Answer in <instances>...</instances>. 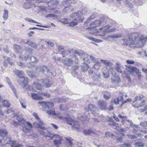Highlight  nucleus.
<instances>
[{"mask_svg": "<svg viewBox=\"0 0 147 147\" xmlns=\"http://www.w3.org/2000/svg\"><path fill=\"white\" fill-rule=\"evenodd\" d=\"M67 122L68 124L72 125L73 129L76 130L79 129V125L77 121L71 119H69L67 120Z\"/></svg>", "mask_w": 147, "mask_h": 147, "instance_id": "nucleus-12", "label": "nucleus"}, {"mask_svg": "<svg viewBox=\"0 0 147 147\" xmlns=\"http://www.w3.org/2000/svg\"><path fill=\"white\" fill-rule=\"evenodd\" d=\"M85 37L89 40L94 41L96 42H102V40H100L96 39L91 37L88 36H85Z\"/></svg>", "mask_w": 147, "mask_h": 147, "instance_id": "nucleus-31", "label": "nucleus"}, {"mask_svg": "<svg viewBox=\"0 0 147 147\" xmlns=\"http://www.w3.org/2000/svg\"><path fill=\"white\" fill-rule=\"evenodd\" d=\"M135 143L134 145L136 147H143L144 144L142 143L141 140L140 139H136L134 141Z\"/></svg>", "mask_w": 147, "mask_h": 147, "instance_id": "nucleus-20", "label": "nucleus"}, {"mask_svg": "<svg viewBox=\"0 0 147 147\" xmlns=\"http://www.w3.org/2000/svg\"><path fill=\"white\" fill-rule=\"evenodd\" d=\"M83 134L85 135H88L90 134L91 133L93 134H94V132L92 130H89V129H86L83 132Z\"/></svg>", "mask_w": 147, "mask_h": 147, "instance_id": "nucleus-34", "label": "nucleus"}, {"mask_svg": "<svg viewBox=\"0 0 147 147\" xmlns=\"http://www.w3.org/2000/svg\"><path fill=\"white\" fill-rule=\"evenodd\" d=\"M26 43L30 47L35 49L38 47V45L35 42H32L28 40Z\"/></svg>", "mask_w": 147, "mask_h": 147, "instance_id": "nucleus-25", "label": "nucleus"}, {"mask_svg": "<svg viewBox=\"0 0 147 147\" xmlns=\"http://www.w3.org/2000/svg\"><path fill=\"white\" fill-rule=\"evenodd\" d=\"M3 17L5 20L7 19L8 17V11L7 9L4 10Z\"/></svg>", "mask_w": 147, "mask_h": 147, "instance_id": "nucleus-45", "label": "nucleus"}, {"mask_svg": "<svg viewBox=\"0 0 147 147\" xmlns=\"http://www.w3.org/2000/svg\"><path fill=\"white\" fill-rule=\"evenodd\" d=\"M16 118L20 122V125H21V123H23V121H26L23 119V118L22 117V116L21 115H19L17 116L16 117Z\"/></svg>", "mask_w": 147, "mask_h": 147, "instance_id": "nucleus-37", "label": "nucleus"}, {"mask_svg": "<svg viewBox=\"0 0 147 147\" xmlns=\"http://www.w3.org/2000/svg\"><path fill=\"white\" fill-rule=\"evenodd\" d=\"M101 24L100 20H96L90 25L91 28H95L97 26H99Z\"/></svg>", "mask_w": 147, "mask_h": 147, "instance_id": "nucleus-23", "label": "nucleus"}, {"mask_svg": "<svg viewBox=\"0 0 147 147\" xmlns=\"http://www.w3.org/2000/svg\"><path fill=\"white\" fill-rule=\"evenodd\" d=\"M134 129L132 132L134 133H136L137 132V131H138L139 129V126L138 125H134Z\"/></svg>", "mask_w": 147, "mask_h": 147, "instance_id": "nucleus-48", "label": "nucleus"}, {"mask_svg": "<svg viewBox=\"0 0 147 147\" xmlns=\"http://www.w3.org/2000/svg\"><path fill=\"white\" fill-rule=\"evenodd\" d=\"M100 61L106 66L109 67V71L111 72L112 74H114L115 70L113 67V64L109 61L106 60H100Z\"/></svg>", "mask_w": 147, "mask_h": 147, "instance_id": "nucleus-8", "label": "nucleus"}, {"mask_svg": "<svg viewBox=\"0 0 147 147\" xmlns=\"http://www.w3.org/2000/svg\"><path fill=\"white\" fill-rule=\"evenodd\" d=\"M108 124L111 126L119 127V125L118 123H115L114 121L112 120L110 122H109Z\"/></svg>", "mask_w": 147, "mask_h": 147, "instance_id": "nucleus-39", "label": "nucleus"}, {"mask_svg": "<svg viewBox=\"0 0 147 147\" xmlns=\"http://www.w3.org/2000/svg\"><path fill=\"white\" fill-rule=\"evenodd\" d=\"M7 132L5 130L0 129V136L4 138L7 135Z\"/></svg>", "mask_w": 147, "mask_h": 147, "instance_id": "nucleus-33", "label": "nucleus"}, {"mask_svg": "<svg viewBox=\"0 0 147 147\" xmlns=\"http://www.w3.org/2000/svg\"><path fill=\"white\" fill-rule=\"evenodd\" d=\"M138 42V44L136 46V47H141L143 46L144 44L147 42V36L144 37L143 36H141Z\"/></svg>", "mask_w": 147, "mask_h": 147, "instance_id": "nucleus-11", "label": "nucleus"}, {"mask_svg": "<svg viewBox=\"0 0 147 147\" xmlns=\"http://www.w3.org/2000/svg\"><path fill=\"white\" fill-rule=\"evenodd\" d=\"M65 139L67 140L69 145L70 146H71L73 144L72 143V139L70 137H66Z\"/></svg>", "mask_w": 147, "mask_h": 147, "instance_id": "nucleus-44", "label": "nucleus"}, {"mask_svg": "<svg viewBox=\"0 0 147 147\" xmlns=\"http://www.w3.org/2000/svg\"><path fill=\"white\" fill-rule=\"evenodd\" d=\"M110 28V26L109 25L106 26H103L100 29V30L101 32L103 34L101 36H103L105 34L107 33H108V30Z\"/></svg>", "mask_w": 147, "mask_h": 147, "instance_id": "nucleus-21", "label": "nucleus"}, {"mask_svg": "<svg viewBox=\"0 0 147 147\" xmlns=\"http://www.w3.org/2000/svg\"><path fill=\"white\" fill-rule=\"evenodd\" d=\"M25 20H26L27 21H28L30 22L35 23H37V24H39V23L38 22L33 20H32V19L29 18H26L25 19Z\"/></svg>", "mask_w": 147, "mask_h": 147, "instance_id": "nucleus-57", "label": "nucleus"}, {"mask_svg": "<svg viewBox=\"0 0 147 147\" xmlns=\"http://www.w3.org/2000/svg\"><path fill=\"white\" fill-rule=\"evenodd\" d=\"M86 111L90 110L93 114H95L98 113V109L95 106L90 104L88 106V109H86Z\"/></svg>", "mask_w": 147, "mask_h": 147, "instance_id": "nucleus-14", "label": "nucleus"}, {"mask_svg": "<svg viewBox=\"0 0 147 147\" xmlns=\"http://www.w3.org/2000/svg\"><path fill=\"white\" fill-rule=\"evenodd\" d=\"M131 146L130 145L128 144H124L120 145L121 147H130Z\"/></svg>", "mask_w": 147, "mask_h": 147, "instance_id": "nucleus-64", "label": "nucleus"}, {"mask_svg": "<svg viewBox=\"0 0 147 147\" xmlns=\"http://www.w3.org/2000/svg\"><path fill=\"white\" fill-rule=\"evenodd\" d=\"M27 66L28 68L32 69H36V67H37L35 66L31 63H29L27 65Z\"/></svg>", "mask_w": 147, "mask_h": 147, "instance_id": "nucleus-49", "label": "nucleus"}, {"mask_svg": "<svg viewBox=\"0 0 147 147\" xmlns=\"http://www.w3.org/2000/svg\"><path fill=\"white\" fill-rule=\"evenodd\" d=\"M82 70L83 71H87L88 68V64L83 63L81 66Z\"/></svg>", "mask_w": 147, "mask_h": 147, "instance_id": "nucleus-32", "label": "nucleus"}, {"mask_svg": "<svg viewBox=\"0 0 147 147\" xmlns=\"http://www.w3.org/2000/svg\"><path fill=\"white\" fill-rule=\"evenodd\" d=\"M95 16L94 15H92L90 16L88 19L86 20L85 22V24H87V23L89 22V21H90L91 19H93Z\"/></svg>", "mask_w": 147, "mask_h": 147, "instance_id": "nucleus-54", "label": "nucleus"}, {"mask_svg": "<svg viewBox=\"0 0 147 147\" xmlns=\"http://www.w3.org/2000/svg\"><path fill=\"white\" fill-rule=\"evenodd\" d=\"M51 102H44L41 101L39 102L38 103L41 106L43 107L45 109L47 107H48L51 104Z\"/></svg>", "mask_w": 147, "mask_h": 147, "instance_id": "nucleus-27", "label": "nucleus"}, {"mask_svg": "<svg viewBox=\"0 0 147 147\" xmlns=\"http://www.w3.org/2000/svg\"><path fill=\"white\" fill-rule=\"evenodd\" d=\"M75 53L76 54L80 56L83 55L84 54L82 51L77 50L75 51Z\"/></svg>", "mask_w": 147, "mask_h": 147, "instance_id": "nucleus-50", "label": "nucleus"}, {"mask_svg": "<svg viewBox=\"0 0 147 147\" xmlns=\"http://www.w3.org/2000/svg\"><path fill=\"white\" fill-rule=\"evenodd\" d=\"M73 59H71L69 58H66L64 59H62V62L65 66L69 67L71 66L73 64L74 59L75 61H78V58H76V55H72Z\"/></svg>", "mask_w": 147, "mask_h": 147, "instance_id": "nucleus-5", "label": "nucleus"}, {"mask_svg": "<svg viewBox=\"0 0 147 147\" xmlns=\"http://www.w3.org/2000/svg\"><path fill=\"white\" fill-rule=\"evenodd\" d=\"M102 73L104 78H107L109 76V73L108 71H102Z\"/></svg>", "mask_w": 147, "mask_h": 147, "instance_id": "nucleus-52", "label": "nucleus"}, {"mask_svg": "<svg viewBox=\"0 0 147 147\" xmlns=\"http://www.w3.org/2000/svg\"><path fill=\"white\" fill-rule=\"evenodd\" d=\"M21 126L22 127V131L24 133H29L31 131L32 127V125L29 122L24 121L21 123Z\"/></svg>", "mask_w": 147, "mask_h": 147, "instance_id": "nucleus-7", "label": "nucleus"}, {"mask_svg": "<svg viewBox=\"0 0 147 147\" xmlns=\"http://www.w3.org/2000/svg\"><path fill=\"white\" fill-rule=\"evenodd\" d=\"M31 97L33 99L36 100H42L43 98L41 96L34 93L31 94Z\"/></svg>", "mask_w": 147, "mask_h": 147, "instance_id": "nucleus-29", "label": "nucleus"}, {"mask_svg": "<svg viewBox=\"0 0 147 147\" xmlns=\"http://www.w3.org/2000/svg\"><path fill=\"white\" fill-rule=\"evenodd\" d=\"M32 86L33 87L32 89L34 90L36 88L37 90H40L41 88V85L37 82H34Z\"/></svg>", "mask_w": 147, "mask_h": 147, "instance_id": "nucleus-24", "label": "nucleus"}, {"mask_svg": "<svg viewBox=\"0 0 147 147\" xmlns=\"http://www.w3.org/2000/svg\"><path fill=\"white\" fill-rule=\"evenodd\" d=\"M92 78L94 82H97L100 81V76L99 73L93 74L92 76Z\"/></svg>", "mask_w": 147, "mask_h": 147, "instance_id": "nucleus-19", "label": "nucleus"}, {"mask_svg": "<svg viewBox=\"0 0 147 147\" xmlns=\"http://www.w3.org/2000/svg\"><path fill=\"white\" fill-rule=\"evenodd\" d=\"M54 104L51 103V104L47 107L45 111L47 114L49 116L52 117L56 119H59L62 120H64L65 118L62 117L60 115L56 114L55 111V109L53 108Z\"/></svg>", "mask_w": 147, "mask_h": 147, "instance_id": "nucleus-2", "label": "nucleus"}, {"mask_svg": "<svg viewBox=\"0 0 147 147\" xmlns=\"http://www.w3.org/2000/svg\"><path fill=\"white\" fill-rule=\"evenodd\" d=\"M122 36L121 35H115L112 36H108L107 38H108L109 37H111L113 39L115 38H118L121 37Z\"/></svg>", "mask_w": 147, "mask_h": 147, "instance_id": "nucleus-46", "label": "nucleus"}, {"mask_svg": "<svg viewBox=\"0 0 147 147\" xmlns=\"http://www.w3.org/2000/svg\"><path fill=\"white\" fill-rule=\"evenodd\" d=\"M59 109L61 111H64L68 109V107L65 104L61 105L59 106Z\"/></svg>", "mask_w": 147, "mask_h": 147, "instance_id": "nucleus-38", "label": "nucleus"}, {"mask_svg": "<svg viewBox=\"0 0 147 147\" xmlns=\"http://www.w3.org/2000/svg\"><path fill=\"white\" fill-rule=\"evenodd\" d=\"M3 140H4V143L3 144H2V141L1 140H0V146H2L5 144H9L10 145L11 143H13L12 141L11 140V138L9 137H7L6 138H4Z\"/></svg>", "mask_w": 147, "mask_h": 147, "instance_id": "nucleus-16", "label": "nucleus"}, {"mask_svg": "<svg viewBox=\"0 0 147 147\" xmlns=\"http://www.w3.org/2000/svg\"><path fill=\"white\" fill-rule=\"evenodd\" d=\"M115 74H112L113 76L111 77L112 82L114 84H117L120 82L119 77L115 76Z\"/></svg>", "mask_w": 147, "mask_h": 147, "instance_id": "nucleus-15", "label": "nucleus"}, {"mask_svg": "<svg viewBox=\"0 0 147 147\" xmlns=\"http://www.w3.org/2000/svg\"><path fill=\"white\" fill-rule=\"evenodd\" d=\"M128 137L129 138L131 139H135L137 138V137L136 136L133 135L132 134H129L128 135Z\"/></svg>", "mask_w": 147, "mask_h": 147, "instance_id": "nucleus-59", "label": "nucleus"}, {"mask_svg": "<svg viewBox=\"0 0 147 147\" xmlns=\"http://www.w3.org/2000/svg\"><path fill=\"white\" fill-rule=\"evenodd\" d=\"M44 124L43 121L40 119V120H37L33 123V126L35 128L46 130V129L43 126Z\"/></svg>", "mask_w": 147, "mask_h": 147, "instance_id": "nucleus-13", "label": "nucleus"}, {"mask_svg": "<svg viewBox=\"0 0 147 147\" xmlns=\"http://www.w3.org/2000/svg\"><path fill=\"white\" fill-rule=\"evenodd\" d=\"M25 9H28L30 8V4L29 3H26L25 4L23 7Z\"/></svg>", "mask_w": 147, "mask_h": 147, "instance_id": "nucleus-62", "label": "nucleus"}, {"mask_svg": "<svg viewBox=\"0 0 147 147\" xmlns=\"http://www.w3.org/2000/svg\"><path fill=\"white\" fill-rule=\"evenodd\" d=\"M6 81L7 82L8 84L9 85V86L11 87L12 89L13 90L14 93L15 94V95L17 98H18V95L16 94V90L15 89L14 86L12 85L11 81H10L9 79L7 77L6 78H5Z\"/></svg>", "mask_w": 147, "mask_h": 147, "instance_id": "nucleus-18", "label": "nucleus"}, {"mask_svg": "<svg viewBox=\"0 0 147 147\" xmlns=\"http://www.w3.org/2000/svg\"><path fill=\"white\" fill-rule=\"evenodd\" d=\"M129 71L131 73H133L134 72V67H128Z\"/></svg>", "mask_w": 147, "mask_h": 147, "instance_id": "nucleus-60", "label": "nucleus"}, {"mask_svg": "<svg viewBox=\"0 0 147 147\" xmlns=\"http://www.w3.org/2000/svg\"><path fill=\"white\" fill-rule=\"evenodd\" d=\"M140 125L142 127H147V121H144L141 122L140 124Z\"/></svg>", "mask_w": 147, "mask_h": 147, "instance_id": "nucleus-56", "label": "nucleus"}, {"mask_svg": "<svg viewBox=\"0 0 147 147\" xmlns=\"http://www.w3.org/2000/svg\"><path fill=\"white\" fill-rule=\"evenodd\" d=\"M29 57L28 56L27 57L23 55H21L19 56V59L22 60H27L29 58Z\"/></svg>", "mask_w": 147, "mask_h": 147, "instance_id": "nucleus-47", "label": "nucleus"}, {"mask_svg": "<svg viewBox=\"0 0 147 147\" xmlns=\"http://www.w3.org/2000/svg\"><path fill=\"white\" fill-rule=\"evenodd\" d=\"M15 74L18 76H19L20 77H21L24 76V73L22 71H19L18 70H16L14 71Z\"/></svg>", "mask_w": 147, "mask_h": 147, "instance_id": "nucleus-28", "label": "nucleus"}, {"mask_svg": "<svg viewBox=\"0 0 147 147\" xmlns=\"http://www.w3.org/2000/svg\"><path fill=\"white\" fill-rule=\"evenodd\" d=\"M61 54L63 57H65L69 55V53H67L66 50H64L61 51Z\"/></svg>", "mask_w": 147, "mask_h": 147, "instance_id": "nucleus-51", "label": "nucleus"}, {"mask_svg": "<svg viewBox=\"0 0 147 147\" xmlns=\"http://www.w3.org/2000/svg\"><path fill=\"white\" fill-rule=\"evenodd\" d=\"M119 102L117 98H113L110 101V103L113 104L114 103L116 105L119 104Z\"/></svg>", "mask_w": 147, "mask_h": 147, "instance_id": "nucleus-43", "label": "nucleus"}, {"mask_svg": "<svg viewBox=\"0 0 147 147\" xmlns=\"http://www.w3.org/2000/svg\"><path fill=\"white\" fill-rule=\"evenodd\" d=\"M82 14V11H79L77 13H72L70 15V17L79 22H82L83 20V19L81 18V15Z\"/></svg>", "mask_w": 147, "mask_h": 147, "instance_id": "nucleus-9", "label": "nucleus"}, {"mask_svg": "<svg viewBox=\"0 0 147 147\" xmlns=\"http://www.w3.org/2000/svg\"><path fill=\"white\" fill-rule=\"evenodd\" d=\"M21 80H24V81L22 82H20V84L24 86H25L27 84L29 80L27 77H25L24 76V77L21 78Z\"/></svg>", "mask_w": 147, "mask_h": 147, "instance_id": "nucleus-26", "label": "nucleus"}, {"mask_svg": "<svg viewBox=\"0 0 147 147\" xmlns=\"http://www.w3.org/2000/svg\"><path fill=\"white\" fill-rule=\"evenodd\" d=\"M53 58L56 61H58L61 60V58L58 57L54 56L53 57Z\"/></svg>", "mask_w": 147, "mask_h": 147, "instance_id": "nucleus-63", "label": "nucleus"}, {"mask_svg": "<svg viewBox=\"0 0 147 147\" xmlns=\"http://www.w3.org/2000/svg\"><path fill=\"white\" fill-rule=\"evenodd\" d=\"M71 1L69 0H66L65 3L68 5L67 6H65L62 10V13L63 14L67 13L72 12L74 11V8L73 6L74 5V3H70Z\"/></svg>", "mask_w": 147, "mask_h": 147, "instance_id": "nucleus-6", "label": "nucleus"}, {"mask_svg": "<svg viewBox=\"0 0 147 147\" xmlns=\"http://www.w3.org/2000/svg\"><path fill=\"white\" fill-rule=\"evenodd\" d=\"M30 61L32 62L36 63L38 62V60L35 57L32 56L31 57L30 56Z\"/></svg>", "mask_w": 147, "mask_h": 147, "instance_id": "nucleus-42", "label": "nucleus"}, {"mask_svg": "<svg viewBox=\"0 0 147 147\" xmlns=\"http://www.w3.org/2000/svg\"><path fill=\"white\" fill-rule=\"evenodd\" d=\"M13 47L14 48L15 51L16 53H20V47L19 45H14Z\"/></svg>", "mask_w": 147, "mask_h": 147, "instance_id": "nucleus-36", "label": "nucleus"}, {"mask_svg": "<svg viewBox=\"0 0 147 147\" xmlns=\"http://www.w3.org/2000/svg\"><path fill=\"white\" fill-rule=\"evenodd\" d=\"M40 81L44 84L43 85H45L46 88L50 87L51 84L48 79H45V80L42 79L40 80Z\"/></svg>", "mask_w": 147, "mask_h": 147, "instance_id": "nucleus-22", "label": "nucleus"}, {"mask_svg": "<svg viewBox=\"0 0 147 147\" xmlns=\"http://www.w3.org/2000/svg\"><path fill=\"white\" fill-rule=\"evenodd\" d=\"M26 73L28 76L32 78L36 77V75L33 72L28 71H27Z\"/></svg>", "mask_w": 147, "mask_h": 147, "instance_id": "nucleus-35", "label": "nucleus"}, {"mask_svg": "<svg viewBox=\"0 0 147 147\" xmlns=\"http://www.w3.org/2000/svg\"><path fill=\"white\" fill-rule=\"evenodd\" d=\"M79 22L78 21L73 19L72 21L70 23L69 26L71 27H73L77 25Z\"/></svg>", "mask_w": 147, "mask_h": 147, "instance_id": "nucleus-40", "label": "nucleus"}, {"mask_svg": "<svg viewBox=\"0 0 147 147\" xmlns=\"http://www.w3.org/2000/svg\"><path fill=\"white\" fill-rule=\"evenodd\" d=\"M97 105L98 108L101 110H105L108 109L107 102L103 100H99Z\"/></svg>", "mask_w": 147, "mask_h": 147, "instance_id": "nucleus-10", "label": "nucleus"}, {"mask_svg": "<svg viewBox=\"0 0 147 147\" xmlns=\"http://www.w3.org/2000/svg\"><path fill=\"white\" fill-rule=\"evenodd\" d=\"M2 104L3 106L9 107L10 106V104L7 100H4L2 102Z\"/></svg>", "mask_w": 147, "mask_h": 147, "instance_id": "nucleus-41", "label": "nucleus"}, {"mask_svg": "<svg viewBox=\"0 0 147 147\" xmlns=\"http://www.w3.org/2000/svg\"><path fill=\"white\" fill-rule=\"evenodd\" d=\"M45 137L48 140H52L53 138H57V139L54 140V145L57 146L60 144L61 141L62 140V137L59 135L57 134L49 133L47 135H45Z\"/></svg>", "mask_w": 147, "mask_h": 147, "instance_id": "nucleus-3", "label": "nucleus"}, {"mask_svg": "<svg viewBox=\"0 0 147 147\" xmlns=\"http://www.w3.org/2000/svg\"><path fill=\"white\" fill-rule=\"evenodd\" d=\"M13 143H11L10 145H11V147H17L18 144H16V142L14 141H12Z\"/></svg>", "mask_w": 147, "mask_h": 147, "instance_id": "nucleus-58", "label": "nucleus"}, {"mask_svg": "<svg viewBox=\"0 0 147 147\" xmlns=\"http://www.w3.org/2000/svg\"><path fill=\"white\" fill-rule=\"evenodd\" d=\"M11 59L9 58H7V59L5 60L3 62L4 66L5 67H7L8 66V63L11 65H12V63L11 62Z\"/></svg>", "mask_w": 147, "mask_h": 147, "instance_id": "nucleus-30", "label": "nucleus"}, {"mask_svg": "<svg viewBox=\"0 0 147 147\" xmlns=\"http://www.w3.org/2000/svg\"><path fill=\"white\" fill-rule=\"evenodd\" d=\"M33 116L35 117V118L37 120H40V118L38 116V114L36 113H33Z\"/></svg>", "mask_w": 147, "mask_h": 147, "instance_id": "nucleus-61", "label": "nucleus"}, {"mask_svg": "<svg viewBox=\"0 0 147 147\" xmlns=\"http://www.w3.org/2000/svg\"><path fill=\"white\" fill-rule=\"evenodd\" d=\"M36 71L37 72L40 71L42 72L46 75L49 76L53 75V71L48 69L46 66L45 65L37 66L36 68Z\"/></svg>", "mask_w": 147, "mask_h": 147, "instance_id": "nucleus-4", "label": "nucleus"}, {"mask_svg": "<svg viewBox=\"0 0 147 147\" xmlns=\"http://www.w3.org/2000/svg\"><path fill=\"white\" fill-rule=\"evenodd\" d=\"M138 33H132L128 39H124V42L126 45H129L130 47H136V46L138 44Z\"/></svg>", "mask_w": 147, "mask_h": 147, "instance_id": "nucleus-1", "label": "nucleus"}, {"mask_svg": "<svg viewBox=\"0 0 147 147\" xmlns=\"http://www.w3.org/2000/svg\"><path fill=\"white\" fill-rule=\"evenodd\" d=\"M114 67L115 69L118 72L122 73V71L123 69V68L120 64L117 63H115Z\"/></svg>", "mask_w": 147, "mask_h": 147, "instance_id": "nucleus-17", "label": "nucleus"}, {"mask_svg": "<svg viewBox=\"0 0 147 147\" xmlns=\"http://www.w3.org/2000/svg\"><path fill=\"white\" fill-rule=\"evenodd\" d=\"M60 22L63 24H67L69 22V19L67 18L62 19L61 20Z\"/></svg>", "mask_w": 147, "mask_h": 147, "instance_id": "nucleus-53", "label": "nucleus"}, {"mask_svg": "<svg viewBox=\"0 0 147 147\" xmlns=\"http://www.w3.org/2000/svg\"><path fill=\"white\" fill-rule=\"evenodd\" d=\"M142 99L143 98L140 96H137L135 98L134 100L133 101V102H135L136 101H139Z\"/></svg>", "mask_w": 147, "mask_h": 147, "instance_id": "nucleus-55", "label": "nucleus"}]
</instances>
